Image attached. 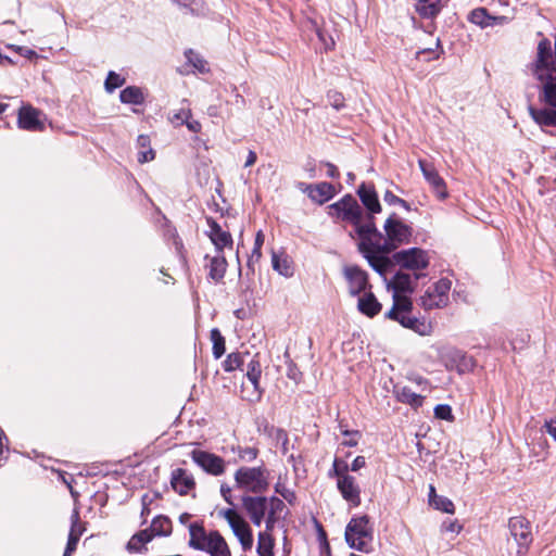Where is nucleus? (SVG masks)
Returning <instances> with one entry per match:
<instances>
[{
    "instance_id": "obj_1",
    "label": "nucleus",
    "mask_w": 556,
    "mask_h": 556,
    "mask_svg": "<svg viewBox=\"0 0 556 556\" xmlns=\"http://www.w3.org/2000/svg\"><path fill=\"white\" fill-rule=\"evenodd\" d=\"M418 278V275L413 278L410 275L400 271L387 282L388 290L392 291L393 305L386 313V317L397 321L404 328L410 329L420 336H429L432 332V325L410 315L413 303L406 295L413 292Z\"/></svg>"
},
{
    "instance_id": "obj_2",
    "label": "nucleus",
    "mask_w": 556,
    "mask_h": 556,
    "mask_svg": "<svg viewBox=\"0 0 556 556\" xmlns=\"http://www.w3.org/2000/svg\"><path fill=\"white\" fill-rule=\"evenodd\" d=\"M529 72L539 85V92H544V99L556 102V39L552 41L543 37L538 42Z\"/></svg>"
},
{
    "instance_id": "obj_3",
    "label": "nucleus",
    "mask_w": 556,
    "mask_h": 556,
    "mask_svg": "<svg viewBox=\"0 0 556 556\" xmlns=\"http://www.w3.org/2000/svg\"><path fill=\"white\" fill-rule=\"evenodd\" d=\"M355 231L359 238V250L367 258L370 266L383 275L391 265L388 256L379 254L380 242L382 240L381 232L375 226L372 216H368L363 223V218L357 224H353Z\"/></svg>"
},
{
    "instance_id": "obj_4",
    "label": "nucleus",
    "mask_w": 556,
    "mask_h": 556,
    "mask_svg": "<svg viewBox=\"0 0 556 556\" xmlns=\"http://www.w3.org/2000/svg\"><path fill=\"white\" fill-rule=\"evenodd\" d=\"M189 546L210 556H231L225 538L218 531L207 532L201 523L189 525Z\"/></svg>"
},
{
    "instance_id": "obj_5",
    "label": "nucleus",
    "mask_w": 556,
    "mask_h": 556,
    "mask_svg": "<svg viewBox=\"0 0 556 556\" xmlns=\"http://www.w3.org/2000/svg\"><path fill=\"white\" fill-rule=\"evenodd\" d=\"M344 536L351 548L362 553H370L374 528L369 517L366 515L353 517L345 528Z\"/></svg>"
},
{
    "instance_id": "obj_6",
    "label": "nucleus",
    "mask_w": 556,
    "mask_h": 556,
    "mask_svg": "<svg viewBox=\"0 0 556 556\" xmlns=\"http://www.w3.org/2000/svg\"><path fill=\"white\" fill-rule=\"evenodd\" d=\"M235 482L244 492L263 493L269 486V471L264 466L240 467L235 472Z\"/></svg>"
},
{
    "instance_id": "obj_7",
    "label": "nucleus",
    "mask_w": 556,
    "mask_h": 556,
    "mask_svg": "<svg viewBox=\"0 0 556 556\" xmlns=\"http://www.w3.org/2000/svg\"><path fill=\"white\" fill-rule=\"evenodd\" d=\"M386 238L380 242L379 254L386 255L409 242L412 228L397 217L390 216L384 223Z\"/></svg>"
},
{
    "instance_id": "obj_8",
    "label": "nucleus",
    "mask_w": 556,
    "mask_h": 556,
    "mask_svg": "<svg viewBox=\"0 0 556 556\" xmlns=\"http://www.w3.org/2000/svg\"><path fill=\"white\" fill-rule=\"evenodd\" d=\"M218 516L227 521L242 549H251L253 546V534L245 519L233 508L222 509L218 511Z\"/></svg>"
},
{
    "instance_id": "obj_9",
    "label": "nucleus",
    "mask_w": 556,
    "mask_h": 556,
    "mask_svg": "<svg viewBox=\"0 0 556 556\" xmlns=\"http://www.w3.org/2000/svg\"><path fill=\"white\" fill-rule=\"evenodd\" d=\"M348 466L343 468L339 466L338 460L333 463V472L337 477V488L340 491L342 497L353 507H357L361 504V488L353 476L348 472Z\"/></svg>"
},
{
    "instance_id": "obj_10",
    "label": "nucleus",
    "mask_w": 556,
    "mask_h": 556,
    "mask_svg": "<svg viewBox=\"0 0 556 556\" xmlns=\"http://www.w3.org/2000/svg\"><path fill=\"white\" fill-rule=\"evenodd\" d=\"M450 290L451 281L446 278H442L428 287L419 299V305L426 311L443 307L448 302Z\"/></svg>"
},
{
    "instance_id": "obj_11",
    "label": "nucleus",
    "mask_w": 556,
    "mask_h": 556,
    "mask_svg": "<svg viewBox=\"0 0 556 556\" xmlns=\"http://www.w3.org/2000/svg\"><path fill=\"white\" fill-rule=\"evenodd\" d=\"M46 114L28 103H23L17 111V127L26 131H43L46 128Z\"/></svg>"
},
{
    "instance_id": "obj_12",
    "label": "nucleus",
    "mask_w": 556,
    "mask_h": 556,
    "mask_svg": "<svg viewBox=\"0 0 556 556\" xmlns=\"http://www.w3.org/2000/svg\"><path fill=\"white\" fill-rule=\"evenodd\" d=\"M328 214L351 224H357L363 218V211L352 195H345L340 201L329 205Z\"/></svg>"
},
{
    "instance_id": "obj_13",
    "label": "nucleus",
    "mask_w": 556,
    "mask_h": 556,
    "mask_svg": "<svg viewBox=\"0 0 556 556\" xmlns=\"http://www.w3.org/2000/svg\"><path fill=\"white\" fill-rule=\"evenodd\" d=\"M441 359L448 370H456L460 375L470 372L476 367V362L471 356L453 348L444 350Z\"/></svg>"
},
{
    "instance_id": "obj_14",
    "label": "nucleus",
    "mask_w": 556,
    "mask_h": 556,
    "mask_svg": "<svg viewBox=\"0 0 556 556\" xmlns=\"http://www.w3.org/2000/svg\"><path fill=\"white\" fill-rule=\"evenodd\" d=\"M393 258L401 267L413 271L425 269L429 265L427 252L418 248L396 252Z\"/></svg>"
},
{
    "instance_id": "obj_15",
    "label": "nucleus",
    "mask_w": 556,
    "mask_h": 556,
    "mask_svg": "<svg viewBox=\"0 0 556 556\" xmlns=\"http://www.w3.org/2000/svg\"><path fill=\"white\" fill-rule=\"evenodd\" d=\"M191 458L200 468L212 476H220L226 470L225 460L213 453L193 450Z\"/></svg>"
},
{
    "instance_id": "obj_16",
    "label": "nucleus",
    "mask_w": 556,
    "mask_h": 556,
    "mask_svg": "<svg viewBox=\"0 0 556 556\" xmlns=\"http://www.w3.org/2000/svg\"><path fill=\"white\" fill-rule=\"evenodd\" d=\"M242 506L252 523L260 527L268 514L269 498L245 495L242 497Z\"/></svg>"
},
{
    "instance_id": "obj_17",
    "label": "nucleus",
    "mask_w": 556,
    "mask_h": 556,
    "mask_svg": "<svg viewBox=\"0 0 556 556\" xmlns=\"http://www.w3.org/2000/svg\"><path fill=\"white\" fill-rule=\"evenodd\" d=\"M509 530L519 547H525V549H527L532 542L530 521L522 516L513 517L509 519Z\"/></svg>"
},
{
    "instance_id": "obj_18",
    "label": "nucleus",
    "mask_w": 556,
    "mask_h": 556,
    "mask_svg": "<svg viewBox=\"0 0 556 556\" xmlns=\"http://www.w3.org/2000/svg\"><path fill=\"white\" fill-rule=\"evenodd\" d=\"M539 101L551 109H535L529 106L528 111L533 121L540 126H556V102L544 99V92H539Z\"/></svg>"
},
{
    "instance_id": "obj_19",
    "label": "nucleus",
    "mask_w": 556,
    "mask_h": 556,
    "mask_svg": "<svg viewBox=\"0 0 556 556\" xmlns=\"http://www.w3.org/2000/svg\"><path fill=\"white\" fill-rule=\"evenodd\" d=\"M344 278L348 281L351 295H358L365 292L368 286L367 274L357 266H348L343 270Z\"/></svg>"
},
{
    "instance_id": "obj_20",
    "label": "nucleus",
    "mask_w": 556,
    "mask_h": 556,
    "mask_svg": "<svg viewBox=\"0 0 556 556\" xmlns=\"http://www.w3.org/2000/svg\"><path fill=\"white\" fill-rule=\"evenodd\" d=\"M170 485L179 495H188L195 489V480L191 472L184 468H176L170 475Z\"/></svg>"
},
{
    "instance_id": "obj_21",
    "label": "nucleus",
    "mask_w": 556,
    "mask_h": 556,
    "mask_svg": "<svg viewBox=\"0 0 556 556\" xmlns=\"http://www.w3.org/2000/svg\"><path fill=\"white\" fill-rule=\"evenodd\" d=\"M418 165L425 179L432 187L433 192L440 198L445 199L447 197L446 186L438 170L430 164L422 160L418 161Z\"/></svg>"
},
{
    "instance_id": "obj_22",
    "label": "nucleus",
    "mask_w": 556,
    "mask_h": 556,
    "mask_svg": "<svg viewBox=\"0 0 556 556\" xmlns=\"http://www.w3.org/2000/svg\"><path fill=\"white\" fill-rule=\"evenodd\" d=\"M210 231L208 237L213 244L216 247L218 253H223L225 248H232L231 235L222 229V227L214 220H208Z\"/></svg>"
},
{
    "instance_id": "obj_23",
    "label": "nucleus",
    "mask_w": 556,
    "mask_h": 556,
    "mask_svg": "<svg viewBox=\"0 0 556 556\" xmlns=\"http://www.w3.org/2000/svg\"><path fill=\"white\" fill-rule=\"evenodd\" d=\"M303 192L307 193L308 198L318 204L329 201L336 193L333 186L325 181L306 186Z\"/></svg>"
},
{
    "instance_id": "obj_24",
    "label": "nucleus",
    "mask_w": 556,
    "mask_h": 556,
    "mask_svg": "<svg viewBox=\"0 0 556 556\" xmlns=\"http://www.w3.org/2000/svg\"><path fill=\"white\" fill-rule=\"evenodd\" d=\"M393 394L399 402L407 404L415 409L422 405L425 399L422 395L414 392L410 388L400 384H395L393 387Z\"/></svg>"
},
{
    "instance_id": "obj_25",
    "label": "nucleus",
    "mask_w": 556,
    "mask_h": 556,
    "mask_svg": "<svg viewBox=\"0 0 556 556\" xmlns=\"http://www.w3.org/2000/svg\"><path fill=\"white\" fill-rule=\"evenodd\" d=\"M357 194L370 214H377L381 212V205L374 187L363 184L359 186Z\"/></svg>"
},
{
    "instance_id": "obj_26",
    "label": "nucleus",
    "mask_w": 556,
    "mask_h": 556,
    "mask_svg": "<svg viewBox=\"0 0 556 556\" xmlns=\"http://www.w3.org/2000/svg\"><path fill=\"white\" fill-rule=\"evenodd\" d=\"M358 311L367 317H374L378 315L382 308L381 303L376 299L374 293L364 292L357 301Z\"/></svg>"
},
{
    "instance_id": "obj_27",
    "label": "nucleus",
    "mask_w": 556,
    "mask_h": 556,
    "mask_svg": "<svg viewBox=\"0 0 556 556\" xmlns=\"http://www.w3.org/2000/svg\"><path fill=\"white\" fill-rule=\"evenodd\" d=\"M283 508L285 504L281 500L275 496L269 498V510L265 519V530H263L262 532H267L268 534H271L275 528V523L278 519V514L281 513Z\"/></svg>"
},
{
    "instance_id": "obj_28",
    "label": "nucleus",
    "mask_w": 556,
    "mask_h": 556,
    "mask_svg": "<svg viewBox=\"0 0 556 556\" xmlns=\"http://www.w3.org/2000/svg\"><path fill=\"white\" fill-rule=\"evenodd\" d=\"M442 7V0H416L415 3L416 11L425 18H431L438 15Z\"/></svg>"
},
{
    "instance_id": "obj_29",
    "label": "nucleus",
    "mask_w": 556,
    "mask_h": 556,
    "mask_svg": "<svg viewBox=\"0 0 556 556\" xmlns=\"http://www.w3.org/2000/svg\"><path fill=\"white\" fill-rule=\"evenodd\" d=\"M208 276L214 281L223 279L227 268V262L223 253H218L210 258L208 263Z\"/></svg>"
},
{
    "instance_id": "obj_30",
    "label": "nucleus",
    "mask_w": 556,
    "mask_h": 556,
    "mask_svg": "<svg viewBox=\"0 0 556 556\" xmlns=\"http://www.w3.org/2000/svg\"><path fill=\"white\" fill-rule=\"evenodd\" d=\"M275 540L273 534L267 532H258L257 548L258 556H274Z\"/></svg>"
},
{
    "instance_id": "obj_31",
    "label": "nucleus",
    "mask_w": 556,
    "mask_h": 556,
    "mask_svg": "<svg viewBox=\"0 0 556 556\" xmlns=\"http://www.w3.org/2000/svg\"><path fill=\"white\" fill-rule=\"evenodd\" d=\"M119 99L123 103L141 104L144 96L140 88L130 86L121 91Z\"/></svg>"
},
{
    "instance_id": "obj_32",
    "label": "nucleus",
    "mask_w": 556,
    "mask_h": 556,
    "mask_svg": "<svg viewBox=\"0 0 556 556\" xmlns=\"http://www.w3.org/2000/svg\"><path fill=\"white\" fill-rule=\"evenodd\" d=\"M468 21L480 28L491 27V15L485 8H477L470 11Z\"/></svg>"
},
{
    "instance_id": "obj_33",
    "label": "nucleus",
    "mask_w": 556,
    "mask_h": 556,
    "mask_svg": "<svg viewBox=\"0 0 556 556\" xmlns=\"http://www.w3.org/2000/svg\"><path fill=\"white\" fill-rule=\"evenodd\" d=\"M150 531L153 535L166 536L172 532V522L167 517L157 516L153 519Z\"/></svg>"
},
{
    "instance_id": "obj_34",
    "label": "nucleus",
    "mask_w": 556,
    "mask_h": 556,
    "mask_svg": "<svg viewBox=\"0 0 556 556\" xmlns=\"http://www.w3.org/2000/svg\"><path fill=\"white\" fill-rule=\"evenodd\" d=\"M271 263L273 268L280 275L285 277H291L293 275L291 262L287 256H281L276 253H273Z\"/></svg>"
},
{
    "instance_id": "obj_35",
    "label": "nucleus",
    "mask_w": 556,
    "mask_h": 556,
    "mask_svg": "<svg viewBox=\"0 0 556 556\" xmlns=\"http://www.w3.org/2000/svg\"><path fill=\"white\" fill-rule=\"evenodd\" d=\"M211 340L213 342V355L220 358L225 353V339L217 328L211 330Z\"/></svg>"
},
{
    "instance_id": "obj_36",
    "label": "nucleus",
    "mask_w": 556,
    "mask_h": 556,
    "mask_svg": "<svg viewBox=\"0 0 556 556\" xmlns=\"http://www.w3.org/2000/svg\"><path fill=\"white\" fill-rule=\"evenodd\" d=\"M262 369L257 359L252 358L248 364L247 377L255 389L258 388Z\"/></svg>"
},
{
    "instance_id": "obj_37",
    "label": "nucleus",
    "mask_w": 556,
    "mask_h": 556,
    "mask_svg": "<svg viewBox=\"0 0 556 556\" xmlns=\"http://www.w3.org/2000/svg\"><path fill=\"white\" fill-rule=\"evenodd\" d=\"M430 506H432L437 510H440V511H443L446 514L453 515L455 513V506H454L453 502L450 498L442 496V495L440 497H438L433 502V504H431Z\"/></svg>"
},
{
    "instance_id": "obj_38",
    "label": "nucleus",
    "mask_w": 556,
    "mask_h": 556,
    "mask_svg": "<svg viewBox=\"0 0 556 556\" xmlns=\"http://www.w3.org/2000/svg\"><path fill=\"white\" fill-rule=\"evenodd\" d=\"M243 364V356L240 353H230L224 362L225 371H233Z\"/></svg>"
},
{
    "instance_id": "obj_39",
    "label": "nucleus",
    "mask_w": 556,
    "mask_h": 556,
    "mask_svg": "<svg viewBox=\"0 0 556 556\" xmlns=\"http://www.w3.org/2000/svg\"><path fill=\"white\" fill-rule=\"evenodd\" d=\"M125 84V78L115 72H110L105 79V89L108 92H113L116 88Z\"/></svg>"
},
{
    "instance_id": "obj_40",
    "label": "nucleus",
    "mask_w": 556,
    "mask_h": 556,
    "mask_svg": "<svg viewBox=\"0 0 556 556\" xmlns=\"http://www.w3.org/2000/svg\"><path fill=\"white\" fill-rule=\"evenodd\" d=\"M186 58L190 64L193 65V67L199 71L200 73H204L207 71V64L206 62L195 52L192 50H189L186 52Z\"/></svg>"
},
{
    "instance_id": "obj_41",
    "label": "nucleus",
    "mask_w": 556,
    "mask_h": 556,
    "mask_svg": "<svg viewBox=\"0 0 556 556\" xmlns=\"http://www.w3.org/2000/svg\"><path fill=\"white\" fill-rule=\"evenodd\" d=\"M190 117L191 111L189 109H180L169 117V121L174 126H180L184 125Z\"/></svg>"
},
{
    "instance_id": "obj_42",
    "label": "nucleus",
    "mask_w": 556,
    "mask_h": 556,
    "mask_svg": "<svg viewBox=\"0 0 556 556\" xmlns=\"http://www.w3.org/2000/svg\"><path fill=\"white\" fill-rule=\"evenodd\" d=\"M71 519H72V527H71V531H70L68 535L80 539V536L84 532V529H83L81 525L79 523V514L77 510L73 511Z\"/></svg>"
},
{
    "instance_id": "obj_43",
    "label": "nucleus",
    "mask_w": 556,
    "mask_h": 556,
    "mask_svg": "<svg viewBox=\"0 0 556 556\" xmlns=\"http://www.w3.org/2000/svg\"><path fill=\"white\" fill-rule=\"evenodd\" d=\"M434 416L442 420L452 421L453 420V414L452 409L446 404H440L434 407Z\"/></svg>"
},
{
    "instance_id": "obj_44",
    "label": "nucleus",
    "mask_w": 556,
    "mask_h": 556,
    "mask_svg": "<svg viewBox=\"0 0 556 556\" xmlns=\"http://www.w3.org/2000/svg\"><path fill=\"white\" fill-rule=\"evenodd\" d=\"M342 434L346 437V439L342 442L343 445L352 447L358 444L361 439V433L358 431L342 430Z\"/></svg>"
},
{
    "instance_id": "obj_45",
    "label": "nucleus",
    "mask_w": 556,
    "mask_h": 556,
    "mask_svg": "<svg viewBox=\"0 0 556 556\" xmlns=\"http://www.w3.org/2000/svg\"><path fill=\"white\" fill-rule=\"evenodd\" d=\"M463 529V526L457 520L444 521L441 526L442 532H451L458 534Z\"/></svg>"
},
{
    "instance_id": "obj_46",
    "label": "nucleus",
    "mask_w": 556,
    "mask_h": 556,
    "mask_svg": "<svg viewBox=\"0 0 556 556\" xmlns=\"http://www.w3.org/2000/svg\"><path fill=\"white\" fill-rule=\"evenodd\" d=\"M438 58L439 54L432 49H422L416 52L417 60L431 61Z\"/></svg>"
},
{
    "instance_id": "obj_47",
    "label": "nucleus",
    "mask_w": 556,
    "mask_h": 556,
    "mask_svg": "<svg viewBox=\"0 0 556 556\" xmlns=\"http://www.w3.org/2000/svg\"><path fill=\"white\" fill-rule=\"evenodd\" d=\"M239 457L242 459V460H245V462H253L254 459H256L257 457V450L254 448V447H247V448H243L240 453H239Z\"/></svg>"
},
{
    "instance_id": "obj_48",
    "label": "nucleus",
    "mask_w": 556,
    "mask_h": 556,
    "mask_svg": "<svg viewBox=\"0 0 556 556\" xmlns=\"http://www.w3.org/2000/svg\"><path fill=\"white\" fill-rule=\"evenodd\" d=\"M275 490L277 493H279L285 500H287L290 503L295 498L294 493L280 483L276 484Z\"/></svg>"
},
{
    "instance_id": "obj_49",
    "label": "nucleus",
    "mask_w": 556,
    "mask_h": 556,
    "mask_svg": "<svg viewBox=\"0 0 556 556\" xmlns=\"http://www.w3.org/2000/svg\"><path fill=\"white\" fill-rule=\"evenodd\" d=\"M11 49L16 51L18 54H21L24 58H27V59L37 58V53L33 49H29V48H26V47H21V46H11Z\"/></svg>"
},
{
    "instance_id": "obj_50",
    "label": "nucleus",
    "mask_w": 556,
    "mask_h": 556,
    "mask_svg": "<svg viewBox=\"0 0 556 556\" xmlns=\"http://www.w3.org/2000/svg\"><path fill=\"white\" fill-rule=\"evenodd\" d=\"M178 4L185 8H190L191 12L199 13L201 11V4L199 0H177Z\"/></svg>"
},
{
    "instance_id": "obj_51",
    "label": "nucleus",
    "mask_w": 556,
    "mask_h": 556,
    "mask_svg": "<svg viewBox=\"0 0 556 556\" xmlns=\"http://www.w3.org/2000/svg\"><path fill=\"white\" fill-rule=\"evenodd\" d=\"M143 546L144 545H143L140 536H137L136 534L131 536V539L129 540V542L127 544V548L130 552H139Z\"/></svg>"
},
{
    "instance_id": "obj_52",
    "label": "nucleus",
    "mask_w": 556,
    "mask_h": 556,
    "mask_svg": "<svg viewBox=\"0 0 556 556\" xmlns=\"http://www.w3.org/2000/svg\"><path fill=\"white\" fill-rule=\"evenodd\" d=\"M511 16H506V15H491V27L492 26H496V25H500V26H503V25H506L508 24L510 21H511Z\"/></svg>"
},
{
    "instance_id": "obj_53",
    "label": "nucleus",
    "mask_w": 556,
    "mask_h": 556,
    "mask_svg": "<svg viewBox=\"0 0 556 556\" xmlns=\"http://www.w3.org/2000/svg\"><path fill=\"white\" fill-rule=\"evenodd\" d=\"M154 151L149 148L148 150L139 151L138 161L139 163H147L154 159Z\"/></svg>"
},
{
    "instance_id": "obj_54",
    "label": "nucleus",
    "mask_w": 556,
    "mask_h": 556,
    "mask_svg": "<svg viewBox=\"0 0 556 556\" xmlns=\"http://www.w3.org/2000/svg\"><path fill=\"white\" fill-rule=\"evenodd\" d=\"M383 200L388 203V204H402L404 205L405 204V201L400 199L399 197H396L395 194H393L391 191H387L383 195Z\"/></svg>"
},
{
    "instance_id": "obj_55",
    "label": "nucleus",
    "mask_w": 556,
    "mask_h": 556,
    "mask_svg": "<svg viewBox=\"0 0 556 556\" xmlns=\"http://www.w3.org/2000/svg\"><path fill=\"white\" fill-rule=\"evenodd\" d=\"M220 494L226 503L229 505H233L232 496H231V488L227 484L220 485Z\"/></svg>"
},
{
    "instance_id": "obj_56",
    "label": "nucleus",
    "mask_w": 556,
    "mask_h": 556,
    "mask_svg": "<svg viewBox=\"0 0 556 556\" xmlns=\"http://www.w3.org/2000/svg\"><path fill=\"white\" fill-rule=\"evenodd\" d=\"M78 541H79V539L68 535V541H67V545H66V548L64 552V556L72 555V553L76 549Z\"/></svg>"
},
{
    "instance_id": "obj_57",
    "label": "nucleus",
    "mask_w": 556,
    "mask_h": 556,
    "mask_svg": "<svg viewBox=\"0 0 556 556\" xmlns=\"http://www.w3.org/2000/svg\"><path fill=\"white\" fill-rule=\"evenodd\" d=\"M366 460L364 456H357L354 458V460L351 464V470L352 471H358L363 467H365Z\"/></svg>"
},
{
    "instance_id": "obj_58",
    "label": "nucleus",
    "mask_w": 556,
    "mask_h": 556,
    "mask_svg": "<svg viewBox=\"0 0 556 556\" xmlns=\"http://www.w3.org/2000/svg\"><path fill=\"white\" fill-rule=\"evenodd\" d=\"M545 428H546V431L547 433L554 439L556 440V418L555 419H551L548 421L545 422Z\"/></svg>"
},
{
    "instance_id": "obj_59",
    "label": "nucleus",
    "mask_w": 556,
    "mask_h": 556,
    "mask_svg": "<svg viewBox=\"0 0 556 556\" xmlns=\"http://www.w3.org/2000/svg\"><path fill=\"white\" fill-rule=\"evenodd\" d=\"M185 125L192 132H199L201 130L200 122L191 119V117L185 123Z\"/></svg>"
},
{
    "instance_id": "obj_60",
    "label": "nucleus",
    "mask_w": 556,
    "mask_h": 556,
    "mask_svg": "<svg viewBox=\"0 0 556 556\" xmlns=\"http://www.w3.org/2000/svg\"><path fill=\"white\" fill-rule=\"evenodd\" d=\"M136 535L140 536L143 545L147 544L148 542H150L152 540V538L154 536L152 534V532L150 531V529L142 530L139 533H137Z\"/></svg>"
},
{
    "instance_id": "obj_61",
    "label": "nucleus",
    "mask_w": 556,
    "mask_h": 556,
    "mask_svg": "<svg viewBox=\"0 0 556 556\" xmlns=\"http://www.w3.org/2000/svg\"><path fill=\"white\" fill-rule=\"evenodd\" d=\"M326 167H327V175L329 177H331V178L339 177V170H338V168L333 164L327 163Z\"/></svg>"
},
{
    "instance_id": "obj_62",
    "label": "nucleus",
    "mask_w": 556,
    "mask_h": 556,
    "mask_svg": "<svg viewBox=\"0 0 556 556\" xmlns=\"http://www.w3.org/2000/svg\"><path fill=\"white\" fill-rule=\"evenodd\" d=\"M256 159H257L256 153L254 151L250 150L248 153L245 163H244V167H250V166L254 165V163L256 162Z\"/></svg>"
},
{
    "instance_id": "obj_63",
    "label": "nucleus",
    "mask_w": 556,
    "mask_h": 556,
    "mask_svg": "<svg viewBox=\"0 0 556 556\" xmlns=\"http://www.w3.org/2000/svg\"><path fill=\"white\" fill-rule=\"evenodd\" d=\"M261 255V248H254L249 258V265H251L253 262H258Z\"/></svg>"
},
{
    "instance_id": "obj_64",
    "label": "nucleus",
    "mask_w": 556,
    "mask_h": 556,
    "mask_svg": "<svg viewBox=\"0 0 556 556\" xmlns=\"http://www.w3.org/2000/svg\"><path fill=\"white\" fill-rule=\"evenodd\" d=\"M410 380L417 386L421 387L422 390L429 384L428 381L420 376H414L410 378Z\"/></svg>"
}]
</instances>
